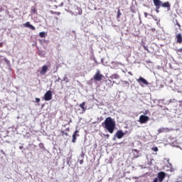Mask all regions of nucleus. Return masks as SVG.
<instances>
[{"instance_id":"obj_32","label":"nucleus","mask_w":182,"mask_h":182,"mask_svg":"<svg viewBox=\"0 0 182 182\" xmlns=\"http://www.w3.org/2000/svg\"><path fill=\"white\" fill-rule=\"evenodd\" d=\"M33 12H36V9H34L33 10Z\"/></svg>"},{"instance_id":"obj_22","label":"nucleus","mask_w":182,"mask_h":182,"mask_svg":"<svg viewBox=\"0 0 182 182\" xmlns=\"http://www.w3.org/2000/svg\"><path fill=\"white\" fill-rule=\"evenodd\" d=\"M121 15H122V13L120 12V10H118L117 18H120V16H121Z\"/></svg>"},{"instance_id":"obj_8","label":"nucleus","mask_w":182,"mask_h":182,"mask_svg":"<svg viewBox=\"0 0 182 182\" xmlns=\"http://www.w3.org/2000/svg\"><path fill=\"white\" fill-rule=\"evenodd\" d=\"M125 133H124L123 131L122 130H119L117 132V133H115V137H117L119 139H121L124 137Z\"/></svg>"},{"instance_id":"obj_28","label":"nucleus","mask_w":182,"mask_h":182,"mask_svg":"<svg viewBox=\"0 0 182 182\" xmlns=\"http://www.w3.org/2000/svg\"><path fill=\"white\" fill-rule=\"evenodd\" d=\"M83 164V159L80 160V164L82 165Z\"/></svg>"},{"instance_id":"obj_35","label":"nucleus","mask_w":182,"mask_h":182,"mask_svg":"<svg viewBox=\"0 0 182 182\" xmlns=\"http://www.w3.org/2000/svg\"><path fill=\"white\" fill-rule=\"evenodd\" d=\"M175 182H181L180 181H175Z\"/></svg>"},{"instance_id":"obj_24","label":"nucleus","mask_w":182,"mask_h":182,"mask_svg":"<svg viewBox=\"0 0 182 182\" xmlns=\"http://www.w3.org/2000/svg\"><path fill=\"white\" fill-rule=\"evenodd\" d=\"M51 14H56V15H60V12H53L50 11Z\"/></svg>"},{"instance_id":"obj_18","label":"nucleus","mask_w":182,"mask_h":182,"mask_svg":"<svg viewBox=\"0 0 182 182\" xmlns=\"http://www.w3.org/2000/svg\"><path fill=\"white\" fill-rule=\"evenodd\" d=\"M39 36H40V38H46V33H45V32H40L39 33Z\"/></svg>"},{"instance_id":"obj_36","label":"nucleus","mask_w":182,"mask_h":182,"mask_svg":"<svg viewBox=\"0 0 182 182\" xmlns=\"http://www.w3.org/2000/svg\"><path fill=\"white\" fill-rule=\"evenodd\" d=\"M65 80H67V78H65Z\"/></svg>"},{"instance_id":"obj_34","label":"nucleus","mask_w":182,"mask_h":182,"mask_svg":"<svg viewBox=\"0 0 182 182\" xmlns=\"http://www.w3.org/2000/svg\"><path fill=\"white\" fill-rule=\"evenodd\" d=\"M0 12H2V9H0Z\"/></svg>"},{"instance_id":"obj_6","label":"nucleus","mask_w":182,"mask_h":182,"mask_svg":"<svg viewBox=\"0 0 182 182\" xmlns=\"http://www.w3.org/2000/svg\"><path fill=\"white\" fill-rule=\"evenodd\" d=\"M136 82L139 83L140 86L143 87V85H149V82L142 77H140L139 79H136Z\"/></svg>"},{"instance_id":"obj_2","label":"nucleus","mask_w":182,"mask_h":182,"mask_svg":"<svg viewBox=\"0 0 182 182\" xmlns=\"http://www.w3.org/2000/svg\"><path fill=\"white\" fill-rule=\"evenodd\" d=\"M153 2L154 5L156 6V14H159V12H160L159 9H160V7L161 6L163 1L160 0H153Z\"/></svg>"},{"instance_id":"obj_21","label":"nucleus","mask_w":182,"mask_h":182,"mask_svg":"<svg viewBox=\"0 0 182 182\" xmlns=\"http://www.w3.org/2000/svg\"><path fill=\"white\" fill-rule=\"evenodd\" d=\"M175 26H178V29L181 28V26L180 25V23H178V21L176 20V24Z\"/></svg>"},{"instance_id":"obj_14","label":"nucleus","mask_w":182,"mask_h":182,"mask_svg":"<svg viewBox=\"0 0 182 182\" xmlns=\"http://www.w3.org/2000/svg\"><path fill=\"white\" fill-rule=\"evenodd\" d=\"M162 8H167L168 10H170V3L168 1L162 3L161 6Z\"/></svg>"},{"instance_id":"obj_27","label":"nucleus","mask_w":182,"mask_h":182,"mask_svg":"<svg viewBox=\"0 0 182 182\" xmlns=\"http://www.w3.org/2000/svg\"><path fill=\"white\" fill-rule=\"evenodd\" d=\"M131 12H132V14H136V11L133 9H131Z\"/></svg>"},{"instance_id":"obj_19","label":"nucleus","mask_w":182,"mask_h":182,"mask_svg":"<svg viewBox=\"0 0 182 182\" xmlns=\"http://www.w3.org/2000/svg\"><path fill=\"white\" fill-rule=\"evenodd\" d=\"M176 53L178 55H181L182 57V48L180 49H177Z\"/></svg>"},{"instance_id":"obj_7","label":"nucleus","mask_w":182,"mask_h":182,"mask_svg":"<svg viewBox=\"0 0 182 182\" xmlns=\"http://www.w3.org/2000/svg\"><path fill=\"white\" fill-rule=\"evenodd\" d=\"M44 100L45 101H50L52 100V92L50 90H48L47 92H46L44 95Z\"/></svg>"},{"instance_id":"obj_16","label":"nucleus","mask_w":182,"mask_h":182,"mask_svg":"<svg viewBox=\"0 0 182 182\" xmlns=\"http://www.w3.org/2000/svg\"><path fill=\"white\" fill-rule=\"evenodd\" d=\"M85 106V102L80 105V108L82 109L83 112H85V111L87 110V108Z\"/></svg>"},{"instance_id":"obj_20","label":"nucleus","mask_w":182,"mask_h":182,"mask_svg":"<svg viewBox=\"0 0 182 182\" xmlns=\"http://www.w3.org/2000/svg\"><path fill=\"white\" fill-rule=\"evenodd\" d=\"M112 77L114 79H119L120 76L118 75L117 74H114L112 75Z\"/></svg>"},{"instance_id":"obj_11","label":"nucleus","mask_w":182,"mask_h":182,"mask_svg":"<svg viewBox=\"0 0 182 182\" xmlns=\"http://www.w3.org/2000/svg\"><path fill=\"white\" fill-rule=\"evenodd\" d=\"M48 69V65H43L41 70L40 72L41 75H45L47 73Z\"/></svg>"},{"instance_id":"obj_3","label":"nucleus","mask_w":182,"mask_h":182,"mask_svg":"<svg viewBox=\"0 0 182 182\" xmlns=\"http://www.w3.org/2000/svg\"><path fill=\"white\" fill-rule=\"evenodd\" d=\"M104 77V75H102V74H100V70H98L95 75L93 76V79L96 82H100L102 80V78Z\"/></svg>"},{"instance_id":"obj_31","label":"nucleus","mask_w":182,"mask_h":182,"mask_svg":"<svg viewBox=\"0 0 182 182\" xmlns=\"http://www.w3.org/2000/svg\"><path fill=\"white\" fill-rule=\"evenodd\" d=\"M19 149H20V150H22L23 149V146H20Z\"/></svg>"},{"instance_id":"obj_13","label":"nucleus","mask_w":182,"mask_h":182,"mask_svg":"<svg viewBox=\"0 0 182 182\" xmlns=\"http://www.w3.org/2000/svg\"><path fill=\"white\" fill-rule=\"evenodd\" d=\"M170 129L168 128H161L158 129V133H168Z\"/></svg>"},{"instance_id":"obj_37","label":"nucleus","mask_w":182,"mask_h":182,"mask_svg":"<svg viewBox=\"0 0 182 182\" xmlns=\"http://www.w3.org/2000/svg\"><path fill=\"white\" fill-rule=\"evenodd\" d=\"M65 80H67V78H65Z\"/></svg>"},{"instance_id":"obj_33","label":"nucleus","mask_w":182,"mask_h":182,"mask_svg":"<svg viewBox=\"0 0 182 182\" xmlns=\"http://www.w3.org/2000/svg\"><path fill=\"white\" fill-rule=\"evenodd\" d=\"M144 48H145V50H146V49H147V47H146V46H144Z\"/></svg>"},{"instance_id":"obj_30","label":"nucleus","mask_w":182,"mask_h":182,"mask_svg":"<svg viewBox=\"0 0 182 182\" xmlns=\"http://www.w3.org/2000/svg\"><path fill=\"white\" fill-rule=\"evenodd\" d=\"M145 18H147L148 14L146 12L144 13Z\"/></svg>"},{"instance_id":"obj_5","label":"nucleus","mask_w":182,"mask_h":182,"mask_svg":"<svg viewBox=\"0 0 182 182\" xmlns=\"http://www.w3.org/2000/svg\"><path fill=\"white\" fill-rule=\"evenodd\" d=\"M166 178V173L161 171L157 174V181L163 182L164 179Z\"/></svg>"},{"instance_id":"obj_23","label":"nucleus","mask_w":182,"mask_h":182,"mask_svg":"<svg viewBox=\"0 0 182 182\" xmlns=\"http://www.w3.org/2000/svg\"><path fill=\"white\" fill-rule=\"evenodd\" d=\"M151 149L153 151H155V152H157L159 151L158 147H154V148H151Z\"/></svg>"},{"instance_id":"obj_26","label":"nucleus","mask_w":182,"mask_h":182,"mask_svg":"<svg viewBox=\"0 0 182 182\" xmlns=\"http://www.w3.org/2000/svg\"><path fill=\"white\" fill-rule=\"evenodd\" d=\"M104 136H105V137H107V139H109V134H104Z\"/></svg>"},{"instance_id":"obj_9","label":"nucleus","mask_w":182,"mask_h":182,"mask_svg":"<svg viewBox=\"0 0 182 182\" xmlns=\"http://www.w3.org/2000/svg\"><path fill=\"white\" fill-rule=\"evenodd\" d=\"M23 26H25V28H28L31 29V31H35V29H36V28H35V26H33V25H31L29 21H27L26 23H24V24H23Z\"/></svg>"},{"instance_id":"obj_17","label":"nucleus","mask_w":182,"mask_h":182,"mask_svg":"<svg viewBox=\"0 0 182 182\" xmlns=\"http://www.w3.org/2000/svg\"><path fill=\"white\" fill-rule=\"evenodd\" d=\"M105 83H107L109 87H112L113 86L112 81H111L110 80H105Z\"/></svg>"},{"instance_id":"obj_1","label":"nucleus","mask_w":182,"mask_h":182,"mask_svg":"<svg viewBox=\"0 0 182 182\" xmlns=\"http://www.w3.org/2000/svg\"><path fill=\"white\" fill-rule=\"evenodd\" d=\"M102 127L107 129L109 133L113 134L114 129L116 128V121L111 117H107L105 118V122L102 123Z\"/></svg>"},{"instance_id":"obj_4","label":"nucleus","mask_w":182,"mask_h":182,"mask_svg":"<svg viewBox=\"0 0 182 182\" xmlns=\"http://www.w3.org/2000/svg\"><path fill=\"white\" fill-rule=\"evenodd\" d=\"M149 121V117L146 116V115H140L139 116V123L143 124H146Z\"/></svg>"},{"instance_id":"obj_29","label":"nucleus","mask_w":182,"mask_h":182,"mask_svg":"<svg viewBox=\"0 0 182 182\" xmlns=\"http://www.w3.org/2000/svg\"><path fill=\"white\" fill-rule=\"evenodd\" d=\"M153 182H158V178H155V179H154Z\"/></svg>"},{"instance_id":"obj_12","label":"nucleus","mask_w":182,"mask_h":182,"mask_svg":"<svg viewBox=\"0 0 182 182\" xmlns=\"http://www.w3.org/2000/svg\"><path fill=\"white\" fill-rule=\"evenodd\" d=\"M3 60L7 65V66H10V61L7 58L2 59V55H0V63H2Z\"/></svg>"},{"instance_id":"obj_10","label":"nucleus","mask_w":182,"mask_h":182,"mask_svg":"<svg viewBox=\"0 0 182 182\" xmlns=\"http://www.w3.org/2000/svg\"><path fill=\"white\" fill-rule=\"evenodd\" d=\"M79 133V131L78 130H76L74 132L73 134V139H72V142L73 144H75L76 142V136H79L80 134H78Z\"/></svg>"},{"instance_id":"obj_15","label":"nucleus","mask_w":182,"mask_h":182,"mask_svg":"<svg viewBox=\"0 0 182 182\" xmlns=\"http://www.w3.org/2000/svg\"><path fill=\"white\" fill-rule=\"evenodd\" d=\"M176 41L178 42V43H181L182 42V36L180 33L176 35Z\"/></svg>"},{"instance_id":"obj_25","label":"nucleus","mask_w":182,"mask_h":182,"mask_svg":"<svg viewBox=\"0 0 182 182\" xmlns=\"http://www.w3.org/2000/svg\"><path fill=\"white\" fill-rule=\"evenodd\" d=\"M35 100H36V102L39 103L41 102L40 98H35Z\"/></svg>"}]
</instances>
